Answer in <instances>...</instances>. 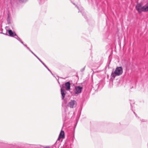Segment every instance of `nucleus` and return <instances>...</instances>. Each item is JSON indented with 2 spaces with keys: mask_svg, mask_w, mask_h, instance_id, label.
<instances>
[{
  "mask_svg": "<svg viewBox=\"0 0 148 148\" xmlns=\"http://www.w3.org/2000/svg\"><path fill=\"white\" fill-rule=\"evenodd\" d=\"M123 72V69L121 67H117L114 71L112 72L111 76L112 78H114L116 76L121 75Z\"/></svg>",
  "mask_w": 148,
  "mask_h": 148,
  "instance_id": "obj_1",
  "label": "nucleus"
},
{
  "mask_svg": "<svg viewBox=\"0 0 148 148\" xmlns=\"http://www.w3.org/2000/svg\"><path fill=\"white\" fill-rule=\"evenodd\" d=\"M136 10L139 13H140L142 12H145L144 7L142 5L139 3H138L136 5Z\"/></svg>",
  "mask_w": 148,
  "mask_h": 148,
  "instance_id": "obj_2",
  "label": "nucleus"
},
{
  "mask_svg": "<svg viewBox=\"0 0 148 148\" xmlns=\"http://www.w3.org/2000/svg\"><path fill=\"white\" fill-rule=\"evenodd\" d=\"M82 87L80 86H76L75 87L74 93L75 94H78L82 92Z\"/></svg>",
  "mask_w": 148,
  "mask_h": 148,
  "instance_id": "obj_3",
  "label": "nucleus"
},
{
  "mask_svg": "<svg viewBox=\"0 0 148 148\" xmlns=\"http://www.w3.org/2000/svg\"><path fill=\"white\" fill-rule=\"evenodd\" d=\"M77 105L76 101L74 100H71L68 103V106L71 108H73L75 107Z\"/></svg>",
  "mask_w": 148,
  "mask_h": 148,
  "instance_id": "obj_4",
  "label": "nucleus"
},
{
  "mask_svg": "<svg viewBox=\"0 0 148 148\" xmlns=\"http://www.w3.org/2000/svg\"><path fill=\"white\" fill-rule=\"evenodd\" d=\"M64 138V131L61 130L59 134L58 140H59L61 138Z\"/></svg>",
  "mask_w": 148,
  "mask_h": 148,
  "instance_id": "obj_5",
  "label": "nucleus"
},
{
  "mask_svg": "<svg viewBox=\"0 0 148 148\" xmlns=\"http://www.w3.org/2000/svg\"><path fill=\"white\" fill-rule=\"evenodd\" d=\"M65 88L67 90H69L70 89V84L69 82H67L65 83Z\"/></svg>",
  "mask_w": 148,
  "mask_h": 148,
  "instance_id": "obj_6",
  "label": "nucleus"
},
{
  "mask_svg": "<svg viewBox=\"0 0 148 148\" xmlns=\"http://www.w3.org/2000/svg\"><path fill=\"white\" fill-rule=\"evenodd\" d=\"M61 92L62 96V99H63L65 95V91L63 89L62 87H61Z\"/></svg>",
  "mask_w": 148,
  "mask_h": 148,
  "instance_id": "obj_7",
  "label": "nucleus"
},
{
  "mask_svg": "<svg viewBox=\"0 0 148 148\" xmlns=\"http://www.w3.org/2000/svg\"><path fill=\"white\" fill-rule=\"evenodd\" d=\"M8 32L9 34V35L10 36L14 37V36H16V33L13 32L11 30H8Z\"/></svg>",
  "mask_w": 148,
  "mask_h": 148,
  "instance_id": "obj_8",
  "label": "nucleus"
},
{
  "mask_svg": "<svg viewBox=\"0 0 148 148\" xmlns=\"http://www.w3.org/2000/svg\"><path fill=\"white\" fill-rule=\"evenodd\" d=\"M17 36V38L15 37V38L18 40V41H19L25 47H27V45H25L23 42L21 40L20 38L17 36Z\"/></svg>",
  "mask_w": 148,
  "mask_h": 148,
  "instance_id": "obj_9",
  "label": "nucleus"
},
{
  "mask_svg": "<svg viewBox=\"0 0 148 148\" xmlns=\"http://www.w3.org/2000/svg\"><path fill=\"white\" fill-rule=\"evenodd\" d=\"M145 12H147L148 11V3H147L144 6Z\"/></svg>",
  "mask_w": 148,
  "mask_h": 148,
  "instance_id": "obj_10",
  "label": "nucleus"
},
{
  "mask_svg": "<svg viewBox=\"0 0 148 148\" xmlns=\"http://www.w3.org/2000/svg\"><path fill=\"white\" fill-rule=\"evenodd\" d=\"M6 148H15L13 145H8L6 146Z\"/></svg>",
  "mask_w": 148,
  "mask_h": 148,
  "instance_id": "obj_11",
  "label": "nucleus"
},
{
  "mask_svg": "<svg viewBox=\"0 0 148 148\" xmlns=\"http://www.w3.org/2000/svg\"><path fill=\"white\" fill-rule=\"evenodd\" d=\"M43 65L48 69V70L51 73H52L51 71L49 69V68H48V67L44 63L43 64Z\"/></svg>",
  "mask_w": 148,
  "mask_h": 148,
  "instance_id": "obj_12",
  "label": "nucleus"
},
{
  "mask_svg": "<svg viewBox=\"0 0 148 148\" xmlns=\"http://www.w3.org/2000/svg\"><path fill=\"white\" fill-rule=\"evenodd\" d=\"M33 54H34V53L31 51V50L30 49H29V47H27H27H26Z\"/></svg>",
  "mask_w": 148,
  "mask_h": 148,
  "instance_id": "obj_13",
  "label": "nucleus"
},
{
  "mask_svg": "<svg viewBox=\"0 0 148 148\" xmlns=\"http://www.w3.org/2000/svg\"><path fill=\"white\" fill-rule=\"evenodd\" d=\"M41 63H42L43 64H44V63L40 60H39Z\"/></svg>",
  "mask_w": 148,
  "mask_h": 148,
  "instance_id": "obj_14",
  "label": "nucleus"
},
{
  "mask_svg": "<svg viewBox=\"0 0 148 148\" xmlns=\"http://www.w3.org/2000/svg\"><path fill=\"white\" fill-rule=\"evenodd\" d=\"M33 55H34L36 57V56L34 53Z\"/></svg>",
  "mask_w": 148,
  "mask_h": 148,
  "instance_id": "obj_15",
  "label": "nucleus"
},
{
  "mask_svg": "<svg viewBox=\"0 0 148 148\" xmlns=\"http://www.w3.org/2000/svg\"><path fill=\"white\" fill-rule=\"evenodd\" d=\"M33 55H34L36 57V56L34 53Z\"/></svg>",
  "mask_w": 148,
  "mask_h": 148,
  "instance_id": "obj_16",
  "label": "nucleus"
},
{
  "mask_svg": "<svg viewBox=\"0 0 148 148\" xmlns=\"http://www.w3.org/2000/svg\"><path fill=\"white\" fill-rule=\"evenodd\" d=\"M38 59L39 60H40V59L39 58H38Z\"/></svg>",
  "mask_w": 148,
  "mask_h": 148,
  "instance_id": "obj_17",
  "label": "nucleus"
},
{
  "mask_svg": "<svg viewBox=\"0 0 148 148\" xmlns=\"http://www.w3.org/2000/svg\"><path fill=\"white\" fill-rule=\"evenodd\" d=\"M38 59L39 60H40V59L39 58H38Z\"/></svg>",
  "mask_w": 148,
  "mask_h": 148,
  "instance_id": "obj_18",
  "label": "nucleus"
},
{
  "mask_svg": "<svg viewBox=\"0 0 148 148\" xmlns=\"http://www.w3.org/2000/svg\"><path fill=\"white\" fill-rule=\"evenodd\" d=\"M36 58H37V57H38L37 56H36Z\"/></svg>",
  "mask_w": 148,
  "mask_h": 148,
  "instance_id": "obj_19",
  "label": "nucleus"
},
{
  "mask_svg": "<svg viewBox=\"0 0 148 148\" xmlns=\"http://www.w3.org/2000/svg\"><path fill=\"white\" fill-rule=\"evenodd\" d=\"M37 59H38L39 58H38V57H37Z\"/></svg>",
  "mask_w": 148,
  "mask_h": 148,
  "instance_id": "obj_20",
  "label": "nucleus"
},
{
  "mask_svg": "<svg viewBox=\"0 0 148 148\" xmlns=\"http://www.w3.org/2000/svg\"><path fill=\"white\" fill-rule=\"evenodd\" d=\"M6 34V35H7V34Z\"/></svg>",
  "mask_w": 148,
  "mask_h": 148,
  "instance_id": "obj_21",
  "label": "nucleus"
}]
</instances>
